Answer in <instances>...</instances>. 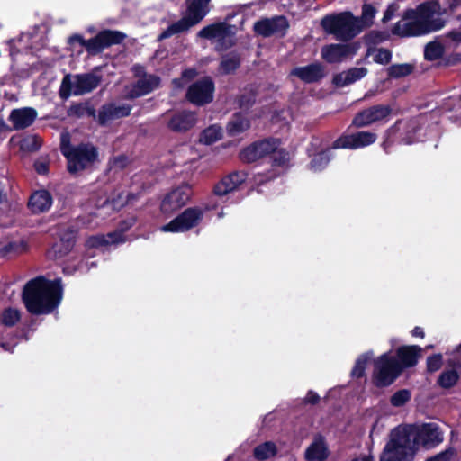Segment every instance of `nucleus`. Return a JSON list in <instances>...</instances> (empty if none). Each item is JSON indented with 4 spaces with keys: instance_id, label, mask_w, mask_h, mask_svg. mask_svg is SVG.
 I'll use <instances>...</instances> for the list:
<instances>
[{
    "instance_id": "nucleus-1",
    "label": "nucleus",
    "mask_w": 461,
    "mask_h": 461,
    "mask_svg": "<svg viewBox=\"0 0 461 461\" xmlns=\"http://www.w3.org/2000/svg\"><path fill=\"white\" fill-rule=\"evenodd\" d=\"M435 14H441L438 0H429L408 8L402 14V20L397 22L392 28V33L399 37H417L439 31L445 26V21Z\"/></svg>"
},
{
    "instance_id": "nucleus-2",
    "label": "nucleus",
    "mask_w": 461,
    "mask_h": 461,
    "mask_svg": "<svg viewBox=\"0 0 461 461\" xmlns=\"http://www.w3.org/2000/svg\"><path fill=\"white\" fill-rule=\"evenodd\" d=\"M61 279L49 280L43 276L28 281L22 293L23 303L31 314L44 315L58 308L62 299Z\"/></svg>"
},
{
    "instance_id": "nucleus-3",
    "label": "nucleus",
    "mask_w": 461,
    "mask_h": 461,
    "mask_svg": "<svg viewBox=\"0 0 461 461\" xmlns=\"http://www.w3.org/2000/svg\"><path fill=\"white\" fill-rule=\"evenodd\" d=\"M321 26L327 34L345 42L353 40L362 32V26L350 11L326 14L321 20Z\"/></svg>"
},
{
    "instance_id": "nucleus-4",
    "label": "nucleus",
    "mask_w": 461,
    "mask_h": 461,
    "mask_svg": "<svg viewBox=\"0 0 461 461\" xmlns=\"http://www.w3.org/2000/svg\"><path fill=\"white\" fill-rule=\"evenodd\" d=\"M60 150L68 160V171L71 174L85 170L98 160V149L89 142L74 146L70 144L68 137L66 140L62 136Z\"/></svg>"
},
{
    "instance_id": "nucleus-5",
    "label": "nucleus",
    "mask_w": 461,
    "mask_h": 461,
    "mask_svg": "<svg viewBox=\"0 0 461 461\" xmlns=\"http://www.w3.org/2000/svg\"><path fill=\"white\" fill-rule=\"evenodd\" d=\"M416 447L402 427L394 428L379 456V461H413Z\"/></svg>"
},
{
    "instance_id": "nucleus-6",
    "label": "nucleus",
    "mask_w": 461,
    "mask_h": 461,
    "mask_svg": "<svg viewBox=\"0 0 461 461\" xmlns=\"http://www.w3.org/2000/svg\"><path fill=\"white\" fill-rule=\"evenodd\" d=\"M125 38L126 34L120 31L104 29L89 40H86L82 35L75 33L68 38V42L70 45L78 43L86 49L89 55H97L113 45L121 44Z\"/></svg>"
},
{
    "instance_id": "nucleus-7",
    "label": "nucleus",
    "mask_w": 461,
    "mask_h": 461,
    "mask_svg": "<svg viewBox=\"0 0 461 461\" xmlns=\"http://www.w3.org/2000/svg\"><path fill=\"white\" fill-rule=\"evenodd\" d=\"M402 373L397 358L386 352L374 361L372 383L377 388L388 387Z\"/></svg>"
},
{
    "instance_id": "nucleus-8",
    "label": "nucleus",
    "mask_w": 461,
    "mask_h": 461,
    "mask_svg": "<svg viewBox=\"0 0 461 461\" xmlns=\"http://www.w3.org/2000/svg\"><path fill=\"white\" fill-rule=\"evenodd\" d=\"M71 80L70 75H66L61 81L59 88V97L67 100L72 95H82L95 90L101 83V76L94 73L77 74Z\"/></svg>"
},
{
    "instance_id": "nucleus-9",
    "label": "nucleus",
    "mask_w": 461,
    "mask_h": 461,
    "mask_svg": "<svg viewBox=\"0 0 461 461\" xmlns=\"http://www.w3.org/2000/svg\"><path fill=\"white\" fill-rule=\"evenodd\" d=\"M402 428L408 433L411 444L416 448L418 446H422L425 448L434 447L443 441V434L436 423L406 425Z\"/></svg>"
},
{
    "instance_id": "nucleus-10",
    "label": "nucleus",
    "mask_w": 461,
    "mask_h": 461,
    "mask_svg": "<svg viewBox=\"0 0 461 461\" xmlns=\"http://www.w3.org/2000/svg\"><path fill=\"white\" fill-rule=\"evenodd\" d=\"M214 92V81L210 76H204L188 86L185 98L196 106H203L213 101Z\"/></svg>"
},
{
    "instance_id": "nucleus-11",
    "label": "nucleus",
    "mask_w": 461,
    "mask_h": 461,
    "mask_svg": "<svg viewBox=\"0 0 461 461\" xmlns=\"http://www.w3.org/2000/svg\"><path fill=\"white\" fill-rule=\"evenodd\" d=\"M280 144V140L276 138L258 140L243 148L239 158L242 162L250 164L272 154Z\"/></svg>"
},
{
    "instance_id": "nucleus-12",
    "label": "nucleus",
    "mask_w": 461,
    "mask_h": 461,
    "mask_svg": "<svg viewBox=\"0 0 461 461\" xmlns=\"http://www.w3.org/2000/svg\"><path fill=\"white\" fill-rule=\"evenodd\" d=\"M203 217V212L199 207H189L178 216L161 227L164 232H185L199 224Z\"/></svg>"
},
{
    "instance_id": "nucleus-13",
    "label": "nucleus",
    "mask_w": 461,
    "mask_h": 461,
    "mask_svg": "<svg viewBox=\"0 0 461 461\" xmlns=\"http://www.w3.org/2000/svg\"><path fill=\"white\" fill-rule=\"evenodd\" d=\"M290 23L285 15H275L271 18H262L254 23V32L264 37L284 38L288 32Z\"/></svg>"
},
{
    "instance_id": "nucleus-14",
    "label": "nucleus",
    "mask_w": 461,
    "mask_h": 461,
    "mask_svg": "<svg viewBox=\"0 0 461 461\" xmlns=\"http://www.w3.org/2000/svg\"><path fill=\"white\" fill-rule=\"evenodd\" d=\"M392 112L393 108L390 104L372 105L357 113L352 120V125L363 128L373 123L387 122Z\"/></svg>"
},
{
    "instance_id": "nucleus-15",
    "label": "nucleus",
    "mask_w": 461,
    "mask_h": 461,
    "mask_svg": "<svg viewBox=\"0 0 461 461\" xmlns=\"http://www.w3.org/2000/svg\"><path fill=\"white\" fill-rule=\"evenodd\" d=\"M360 48L358 41L349 43H331L321 49L322 59L330 63H340L348 58L355 56Z\"/></svg>"
},
{
    "instance_id": "nucleus-16",
    "label": "nucleus",
    "mask_w": 461,
    "mask_h": 461,
    "mask_svg": "<svg viewBox=\"0 0 461 461\" xmlns=\"http://www.w3.org/2000/svg\"><path fill=\"white\" fill-rule=\"evenodd\" d=\"M77 238V230L74 226L63 229L59 233V239L54 242L48 250V258L59 259L67 256L74 249Z\"/></svg>"
},
{
    "instance_id": "nucleus-17",
    "label": "nucleus",
    "mask_w": 461,
    "mask_h": 461,
    "mask_svg": "<svg viewBox=\"0 0 461 461\" xmlns=\"http://www.w3.org/2000/svg\"><path fill=\"white\" fill-rule=\"evenodd\" d=\"M376 140L377 135L375 132L362 131L356 133L341 135L333 141L331 148L334 149H357L375 143Z\"/></svg>"
},
{
    "instance_id": "nucleus-18",
    "label": "nucleus",
    "mask_w": 461,
    "mask_h": 461,
    "mask_svg": "<svg viewBox=\"0 0 461 461\" xmlns=\"http://www.w3.org/2000/svg\"><path fill=\"white\" fill-rule=\"evenodd\" d=\"M190 189L179 186L167 194L160 204V211L165 215H172L184 207L190 199Z\"/></svg>"
},
{
    "instance_id": "nucleus-19",
    "label": "nucleus",
    "mask_w": 461,
    "mask_h": 461,
    "mask_svg": "<svg viewBox=\"0 0 461 461\" xmlns=\"http://www.w3.org/2000/svg\"><path fill=\"white\" fill-rule=\"evenodd\" d=\"M290 76L299 78L304 84L319 83L326 77L325 66L315 61L306 66L294 67L290 71Z\"/></svg>"
},
{
    "instance_id": "nucleus-20",
    "label": "nucleus",
    "mask_w": 461,
    "mask_h": 461,
    "mask_svg": "<svg viewBox=\"0 0 461 461\" xmlns=\"http://www.w3.org/2000/svg\"><path fill=\"white\" fill-rule=\"evenodd\" d=\"M159 85L160 77L156 75L149 74L148 77L139 78L135 83H133L126 92L124 98L126 100H134L147 95L157 89Z\"/></svg>"
},
{
    "instance_id": "nucleus-21",
    "label": "nucleus",
    "mask_w": 461,
    "mask_h": 461,
    "mask_svg": "<svg viewBox=\"0 0 461 461\" xmlns=\"http://www.w3.org/2000/svg\"><path fill=\"white\" fill-rule=\"evenodd\" d=\"M247 174L242 171H234L222 177L213 186L212 193L214 195L221 197L236 190L241 184L246 181Z\"/></svg>"
},
{
    "instance_id": "nucleus-22",
    "label": "nucleus",
    "mask_w": 461,
    "mask_h": 461,
    "mask_svg": "<svg viewBox=\"0 0 461 461\" xmlns=\"http://www.w3.org/2000/svg\"><path fill=\"white\" fill-rule=\"evenodd\" d=\"M196 123V113L191 111L175 113L167 122V128L174 132H186Z\"/></svg>"
},
{
    "instance_id": "nucleus-23",
    "label": "nucleus",
    "mask_w": 461,
    "mask_h": 461,
    "mask_svg": "<svg viewBox=\"0 0 461 461\" xmlns=\"http://www.w3.org/2000/svg\"><path fill=\"white\" fill-rule=\"evenodd\" d=\"M37 118V111L32 107L13 109L8 120L13 123V130L20 131L30 127Z\"/></svg>"
},
{
    "instance_id": "nucleus-24",
    "label": "nucleus",
    "mask_w": 461,
    "mask_h": 461,
    "mask_svg": "<svg viewBox=\"0 0 461 461\" xmlns=\"http://www.w3.org/2000/svg\"><path fill=\"white\" fill-rule=\"evenodd\" d=\"M422 348L418 345L400 346L396 349V358L403 372L406 368L413 367L417 365L421 357Z\"/></svg>"
},
{
    "instance_id": "nucleus-25",
    "label": "nucleus",
    "mask_w": 461,
    "mask_h": 461,
    "mask_svg": "<svg viewBox=\"0 0 461 461\" xmlns=\"http://www.w3.org/2000/svg\"><path fill=\"white\" fill-rule=\"evenodd\" d=\"M53 203L51 194L45 189L34 191L29 197L28 209L33 214H40L48 212Z\"/></svg>"
},
{
    "instance_id": "nucleus-26",
    "label": "nucleus",
    "mask_w": 461,
    "mask_h": 461,
    "mask_svg": "<svg viewBox=\"0 0 461 461\" xmlns=\"http://www.w3.org/2000/svg\"><path fill=\"white\" fill-rule=\"evenodd\" d=\"M367 68L364 67L351 68L335 74L332 77V84L337 87H344L362 79L367 75Z\"/></svg>"
},
{
    "instance_id": "nucleus-27",
    "label": "nucleus",
    "mask_w": 461,
    "mask_h": 461,
    "mask_svg": "<svg viewBox=\"0 0 461 461\" xmlns=\"http://www.w3.org/2000/svg\"><path fill=\"white\" fill-rule=\"evenodd\" d=\"M250 128V121L246 114L236 112L226 125V131L230 137L238 136Z\"/></svg>"
},
{
    "instance_id": "nucleus-28",
    "label": "nucleus",
    "mask_w": 461,
    "mask_h": 461,
    "mask_svg": "<svg viewBox=\"0 0 461 461\" xmlns=\"http://www.w3.org/2000/svg\"><path fill=\"white\" fill-rule=\"evenodd\" d=\"M211 0H190L187 3L186 15L195 23H199L209 13Z\"/></svg>"
},
{
    "instance_id": "nucleus-29",
    "label": "nucleus",
    "mask_w": 461,
    "mask_h": 461,
    "mask_svg": "<svg viewBox=\"0 0 461 461\" xmlns=\"http://www.w3.org/2000/svg\"><path fill=\"white\" fill-rule=\"evenodd\" d=\"M194 25L196 24L187 15H185L177 22L171 23L166 30H164L158 36V41H162L175 34H179L187 32L190 28H192Z\"/></svg>"
},
{
    "instance_id": "nucleus-30",
    "label": "nucleus",
    "mask_w": 461,
    "mask_h": 461,
    "mask_svg": "<svg viewBox=\"0 0 461 461\" xmlns=\"http://www.w3.org/2000/svg\"><path fill=\"white\" fill-rule=\"evenodd\" d=\"M240 65V54L236 50H232L221 56L219 64V71L222 75H230L234 73Z\"/></svg>"
},
{
    "instance_id": "nucleus-31",
    "label": "nucleus",
    "mask_w": 461,
    "mask_h": 461,
    "mask_svg": "<svg viewBox=\"0 0 461 461\" xmlns=\"http://www.w3.org/2000/svg\"><path fill=\"white\" fill-rule=\"evenodd\" d=\"M328 456L329 450L322 438L315 439L305 451L307 461H325Z\"/></svg>"
},
{
    "instance_id": "nucleus-32",
    "label": "nucleus",
    "mask_w": 461,
    "mask_h": 461,
    "mask_svg": "<svg viewBox=\"0 0 461 461\" xmlns=\"http://www.w3.org/2000/svg\"><path fill=\"white\" fill-rule=\"evenodd\" d=\"M228 32L229 27L225 23H216L203 27L197 35L207 40L221 39L228 34Z\"/></svg>"
},
{
    "instance_id": "nucleus-33",
    "label": "nucleus",
    "mask_w": 461,
    "mask_h": 461,
    "mask_svg": "<svg viewBox=\"0 0 461 461\" xmlns=\"http://www.w3.org/2000/svg\"><path fill=\"white\" fill-rule=\"evenodd\" d=\"M331 149L330 147L317 151L310 161L309 168L314 172L325 169L333 157Z\"/></svg>"
},
{
    "instance_id": "nucleus-34",
    "label": "nucleus",
    "mask_w": 461,
    "mask_h": 461,
    "mask_svg": "<svg viewBox=\"0 0 461 461\" xmlns=\"http://www.w3.org/2000/svg\"><path fill=\"white\" fill-rule=\"evenodd\" d=\"M389 39V34L384 31H370L364 36V41L368 46L365 59L375 50L373 46L380 44Z\"/></svg>"
},
{
    "instance_id": "nucleus-35",
    "label": "nucleus",
    "mask_w": 461,
    "mask_h": 461,
    "mask_svg": "<svg viewBox=\"0 0 461 461\" xmlns=\"http://www.w3.org/2000/svg\"><path fill=\"white\" fill-rule=\"evenodd\" d=\"M460 379L459 372L445 369L437 379V385L445 390L455 387Z\"/></svg>"
},
{
    "instance_id": "nucleus-36",
    "label": "nucleus",
    "mask_w": 461,
    "mask_h": 461,
    "mask_svg": "<svg viewBox=\"0 0 461 461\" xmlns=\"http://www.w3.org/2000/svg\"><path fill=\"white\" fill-rule=\"evenodd\" d=\"M277 454V448L274 442L266 441L258 445L253 449V456L257 460L264 461L274 457Z\"/></svg>"
},
{
    "instance_id": "nucleus-37",
    "label": "nucleus",
    "mask_w": 461,
    "mask_h": 461,
    "mask_svg": "<svg viewBox=\"0 0 461 461\" xmlns=\"http://www.w3.org/2000/svg\"><path fill=\"white\" fill-rule=\"evenodd\" d=\"M372 352H366L358 356L351 370V377L359 379L366 375V369L372 358Z\"/></svg>"
},
{
    "instance_id": "nucleus-38",
    "label": "nucleus",
    "mask_w": 461,
    "mask_h": 461,
    "mask_svg": "<svg viewBox=\"0 0 461 461\" xmlns=\"http://www.w3.org/2000/svg\"><path fill=\"white\" fill-rule=\"evenodd\" d=\"M401 123L402 122L400 120L396 121L394 124L389 127L384 132L382 148L387 154L391 153V148L396 142V135L400 131Z\"/></svg>"
},
{
    "instance_id": "nucleus-39",
    "label": "nucleus",
    "mask_w": 461,
    "mask_h": 461,
    "mask_svg": "<svg viewBox=\"0 0 461 461\" xmlns=\"http://www.w3.org/2000/svg\"><path fill=\"white\" fill-rule=\"evenodd\" d=\"M376 13L377 10L373 5L365 3L362 5L361 16H356L359 22L360 26H362V30L373 25Z\"/></svg>"
},
{
    "instance_id": "nucleus-40",
    "label": "nucleus",
    "mask_w": 461,
    "mask_h": 461,
    "mask_svg": "<svg viewBox=\"0 0 461 461\" xmlns=\"http://www.w3.org/2000/svg\"><path fill=\"white\" fill-rule=\"evenodd\" d=\"M445 49L442 43L438 41H430L426 44L424 49V59L429 61H434L443 57Z\"/></svg>"
},
{
    "instance_id": "nucleus-41",
    "label": "nucleus",
    "mask_w": 461,
    "mask_h": 461,
    "mask_svg": "<svg viewBox=\"0 0 461 461\" xmlns=\"http://www.w3.org/2000/svg\"><path fill=\"white\" fill-rule=\"evenodd\" d=\"M414 66L408 63L393 64L387 68V75L391 78H401L411 75Z\"/></svg>"
},
{
    "instance_id": "nucleus-42",
    "label": "nucleus",
    "mask_w": 461,
    "mask_h": 461,
    "mask_svg": "<svg viewBox=\"0 0 461 461\" xmlns=\"http://www.w3.org/2000/svg\"><path fill=\"white\" fill-rule=\"evenodd\" d=\"M42 144L41 137L38 135H27L20 141V149L24 152H36Z\"/></svg>"
},
{
    "instance_id": "nucleus-43",
    "label": "nucleus",
    "mask_w": 461,
    "mask_h": 461,
    "mask_svg": "<svg viewBox=\"0 0 461 461\" xmlns=\"http://www.w3.org/2000/svg\"><path fill=\"white\" fill-rule=\"evenodd\" d=\"M27 249V244L24 241H10L0 248V257L5 258L11 254H21Z\"/></svg>"
},
{
    "instance_id": "nucleus-44",
    "label": "nucleus",
    "mask_w": 461,
    "mask_h": 461,
    "mask_svg": "<svg viewBox=\"0 0 461 461\" xmlns=\"http://www.w3.org/2000/svg\"><path fill=\"white\" fill-rule=\"evenodd\" d=\"M20 319V312L17 309L8 307L2 312L0 321L5 327H14Z\"/></svg>"
},
{
    "instance_id": "nucleus-45",
    "label": "nucleus",
    "mask_w": 461,
    "mask_h": 461,
    "mask_svg": "<svg viewBox=\"0 0 461 461\" xmlns=\"http://www.w3.org/2000/svg\"><path fill=\"white\" fill-rule=\"evenodd\" d=\"M411 397V391L408 389H401L396 391L390 398V403L393 407H402L405 405Z\"/></svg>"
},
{
    "instance_id": "nucleus-46",
    "label": "nucleus",
    "mask_w": 461,
    "mask_h": 461,
    "mask_svg": "<svg viewBox=\"0 0 461 461\" xmlns=\"http://www.w3.org/2000/svg\"><path fill=\"white\" fill-rule=\"evenodd\" d=\"M109 245V240L105 235H92L86 240L85 246L87 249H99Z\"/></svg>"
},
{
    "instance_id": "nucleus-47",
    "label": "nucleus",
    "mask_w": 461,
    "mask_h": 461,
    "mask_svg": "<svg viewBox=\"0 0 461 461\" xmlns=\"http://www.w3.org/2000/svg\"><path fill=\"white\" fill-rule=\"evenodd\" d=\"M202 137L205 144H212L221 139V129L214 126L208 127L203 131Z\"/></svg>"
},
{
    "instance_id": "nucleus-48",
    "label": "nucleus",
    "mask_w": 461,
    "mask_h": 461,
    "mask_svg": "<svg viewBox=\"0 0 461 461\" xmlns=\"http://www.w3.org/2000/svg\"><path fill=\"white\" fill-rule=\"evenodd\" d=\"M443 365V357L440 353L429 356L426 360V368L428 373L438 371Z\"/></svg>"
},
{
    "instance_id": "nucleus-49",
    "label": "nucleus",
    "mask_w": 461,
    "mask_h": 461,
    "mask_svg": "<svg viewBox=\"0 0 461 461\" xmlns=\"http://www.w3.org/2000/svg\"><path fill=\"white\" fill-rule=\"evenodd\" d=\"M111 120H114L111 105L109 103L104 104L98 111L97 122L99 125L104 126Z\"/></svg>"
},
{
    "instance_id": "nucleus-50",
    "label": "nucleus",
    "mask_w": 461,
    "mask_h": 461,
    "mask_svg": "<svg viewBox=\"0 0 461 461\" xmlns=\"http://www.w3.org/2000/svg\"><path fill=\"white\" fill-rule=\"evenodd\" d=\"M113 111L114 120L128 117L131 114L132 106L128 104L116 105L114 103H109Z\"/></svg>"
},
{
    "instance_id": "nucleus-51",
    "label": "nucleus",
    "mask_w": 461,
    "mask_h": 461,
    "mask_svg": "<svg viewBox=\"0 0 461 461\" xmlns=\"http://www.w3.org/2000/svg\"><path fill=\"white\" fill-rule=\"evenodd\" d=\"M255 102L256 97L250 93L242 94L237 98L238 106L244 111H249L254 105Z\"/></svg>"
},
{
    "instance_id": "nucleus-52",
    "label": "nucleus",
    "mask_w": 461,
    "mask_h": 461,
    "mask_svg": "<svg viewBox=\"0 0 461 461\" xmlns=\"http://www.w3.org/2000/svg\"><path fill=\"white\" fill-rule=\"evenodd\" d=\"M272 165L276 167L285 166L289 160V153L285 149H276L272 152Z\"/></svg>"
},
{
    "instance_id": "nucleus-53",
    "label": "nucleus",
    "mask_w": 461,
    "mask_h": 461,
    "mask_svg": "<svg viewBox=\"0 0 461 461\" xmlns=\"http://www.w3.org/2000/svg\"><path fill=\"white\" fill-rule=\"evenodd\" d=\"M392 59V52L388 49L380 48L374 56V61L377 64L386 65Z\"/></svg>"
},
{
    "instance_id": "nucleus-54",
    "label": "nucleus",
    "mask_w": 461,
    "mask_h": 461,
    "mask_svg": "<svg viewBox=\"0 0 461 461\" xmlns=\"http://www.w3.org/2000/svg\"><path fill=\"white\" fill-rule=\"evenodd\" d=\"M106 238L109 240V245L110 244H120L126 241V238L124 234L119 230L118 229L114 231L109 232L106 236Z\"/></svg>"
},
{
    "instance_id": "nucleus-55",
    "label": "nucleus",
    "mask_w": 461,
    "mask_h": 461,
    "mask_svg": "<svg viewBox=\"0 0 461 461\" xmlns=\"http://www.w3.org/2000/svg\"><path fill=\"white\" fill-rule=\"evenodd\" d=\"M137 222V219L135 217H130L124 220H122L119 222L118 230H121L123 234L131 230L135 223Z\"/></svg>"
},
{
    "instance_id": "nucleus-56",
    "label": "nucleus",
    "mask_w": 461,
    "mask_h": 461,
    "mask_svg": "<svg viewBox=\"0 0 461 461\" xmlns=\"http://www.w3.org/2000/svg\"><path fill=\"white\" fill-rule=\"evenodd\" d=\"M33 167L36 173L41 176H45L49 173V163L47 161L36 160Z\"/></svg>"
},
{
    "instance_id": "nucleus-57",
    "label": "nucleus",
    "mask_w": 461,
    "mask_h": 461,
    "mask_svg": "<svg viewBox=\"0 0 461 461\" xmlns=\"http://www.w3.org/2000/svg\"><path fill=\"white\" fill-rule=\"evenodd\" d=\"M319 402H320L319 394L312 390H309L305 398L303 399V402L305 404L316 405L319 403Z\"/></svg>"
},
{
    "instance_id": "nucleus-58",
    "label": "nucleus",
    "mask_w": 461,
    "mask_h": 461,
    "mask_svg": "<svg viewBox=\"0 0 461 461\" xmlns=\"http://www.w3.org/2000/svg\"><path fill=\"white\" fill-rule=\"evenodd\" d=\"M198 76V71L195 68H188L182 71L181 77L183 79L191 81Z\"/></svg>"
},
{
    "instance_id": "nucleus-59",
    "label": "nucleus",
    "mask_w": 461,
    "mask_h": 461,
    "mask_svg": "<svg viewBox=\"0 0 461 461\" xmlns=\"http://www.w3.org/2000/svg\"><path fill=\"white\" fill-rule=\"evenodd\" d=\"M445 369L448 370H456L460 373L461 370V361L456 357H452L447 360V367Z\"/></svg>"
},
{
    "instance_id": "nucleus-60",
    "label": "nucleus",
    "mask_w": 461,
    "mask_h": 461,
    "mask_svg": "<svg viewBox=\"0 0 461 461\" xmlns=\"http://www.w3.org/2000/svg\"><path fill=\"white\" fill-rule=\"evenodd\" d=\"M446 64L448 66H454L461 63V53H451L445 58Z\"/></svg>"
},
{
    "instance_id": "nucleus-61",
    "label": "nucleus",
    "mask_w": 461,
    "mask_h": 461,
    "mask_svg": "<svg viewBox=\"0 0 461 461\" xmlns=\"http://www.w3.org/2000/svg\"><path fill=\"white\" fill-rule=\"evenodd\" d=\"M129 163L128 157L125 155H120L113 158V166L116 167H119L121 169H123L127 167Z\"/></svg>"
},
{
    "instance_id": "nucleus-62",
    "label": "nucleus",
    "mask_w": 461,
    "mask_h": 461,
    "mask_svg": "<svg viewBox=\"0 0 461 461\" xmlns=\"http://www.w3.org/2000/svg\"><path fill=\"white\" fill-rule=\"evenodd\" d=\"M132 72H133L134 77H139V78L148 77V76H149L145 70V68L140 64H135L132 67Z\"/></svg>"
},
{
    "instance_id": "nucleus-63",
    "label": "nucleus",
    "mask_w": 461,
    "mask_h": 461,
    "mask_svg": "<svg viewBox=\"0 0 461 461\" xmlns=\"http://www.w3.org/2000/svg\"><path fill=\"white\" fill-rule=\"evenodd\" d=\"M394 12H395L394 5L392 4V5H388V7L386 8V10L384 13V16L382 19L383 23H386V22L390 21L393 18Z\"/></svg>"
},
{
    "instance_id": "nucleus-64",
    "label": "nucleus",
    "mask_w": 461,
    "mask_h": 461,
    "mask_svg": "<svg viewBox=\"0 0 461 461\" xmlns=\"http://www.w3.org/2000/svg\"><path fill=\"white\" fill-rule=\"evenodd\" d=\"M447 4L448 10L455 12L461 5V0H447Z\"/></svg>"
}]
</instances>
